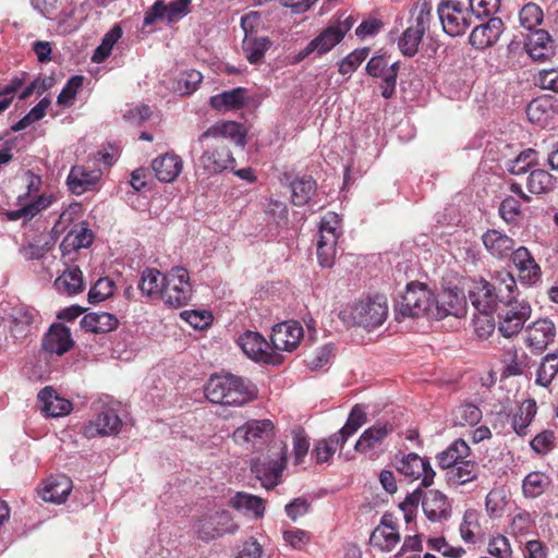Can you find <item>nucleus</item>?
Here are the masks:
<instances>
[{
	"label": "nucleus",
	"instance_id": "obj_1",
	"mask_svg": "<svg viewBox=\"0 0 558 558\" xmlns=\"http://www.w3.org/2000/svg\"><path fill=\"white\" fill-rule=\"evenodd\" d=\"M246 130L235 121H218L198 136L204 146L199 165L206 174H218L232 168L235 159L229 145L244 147Z\"/></svg>",
	"mask_w": 558,
	"mask_h": 558
},
{
	"label": "nucleus",
	"instance_id": "obj_2",
	"mask_svg": "<svg viewBox=\"0 0 558 558\" xmlns=\"http://www.w3.org/2000/svg\"><path fill=\"white\" fill-rule=\"evenodd\" d=\"M348 327H361L372 331L380 327L388 317V302L383 294L367 295L347 303L338 314Z\"/></svg>",
	"mask_w": 558,
	"mask_h": 558
},
{
	"label": "nucleus",
	"instance_id": "obj_3",
	"mask_svg": "<svg viewBox=\"0 0 558 558\" xmlns=\"http://www.w3.org/2000/svg\"><path fill=\"white\" fill-rule=\"evenodd\" d=\"M205 396L211 403L242 407L256 398L257 389L242 377L215 375L206 384Z\"/></svg>",
	"mask_w": 558,
	"mask_h": 558
},
{
	"label": "nucleus",
	"instance_id": "obj_4",
	"mask_svg": "<svg viewBox=\"0 0 558 558\" xmlns=\"http://www.w3.org/2000/svg\"><path fill=\"white\" fill-rule=\"evenodd\" d=\"M517 290L514 277L508 271H501L496 277V284L484 279L474 282L469 291V299L476 312L495 313L497 305L510 302Z\"/></svg>",
	"mask_w": 558,
	"mask_h": 558
},
{
	"label": "nucleus",
	"instance_id": "obj_5",
	"mask_svg": "<svg viewBox=\"0 0 558 558\" xmlns=\"http://www.w3.org/2000/svg\"><path fill=\"white\" fill-rule=\"evenodd\" d=\"M286 465L287 446L283 442H275L266 457L252 461L251 470L262 486L270 489L279 484Z\"/></svg>",
	"mask_w": 558,
	"mask_h": 558
},
{
	"label": "nucleus",
	"instance_id": "obj_6",
	"mask_svg": "<svg viewBox=\"0 0 558 558\" xmlns=\"http://www.w3.org/2000/svg\"><path fill=\"white\" fill-rule=\"evenodd\" d=\"M434 293L424 283L413 281L407 286L398 313L403 317L426 316L434 319Z\"/></svg>",
	"mask_w": 558,
	"mask_h": 558
},
{
	"label": "nucleus",
	"instance_id": "obj_7",
	"mask_svg": "<svg viewBox=\"0 0 558 558\" xmlns=\"http://www.w3.org/2000/svg\"><path fill=\"white\" fill-rule=\"evenodd\" d=\"M193 298V288L187 269L175 266L166 275L161 300L169 307H183Z\"/></svg>",
	"mask_w": 558,
	"mask_h": 558
},
{
	"label": "nucleus",
	"instance_id": "obj_8",
	"mask_svg": "<svg viewBox=\"0 0 558 558\" xmlns=\"http://www.w3.org/2000/svg\"><path fill=\"white\" fill-rule=\"evenodd\" d=\"M501 304L505 305V308L498 314V330L506 338L514 337L530 318L532 308L527 302L517 300V292L512 293L510 302Z\"/></svg>",
	"mask_w": 558,
	"mask_h": 558
},
{
	"label": "nucleus",
	"instance_id": "obj_9",
	"mask_svg": "<svg viewBox=\"0 0 558 558\" xmlns=\"http://www.w3.org/2000/svg\"><path fill=\"white\" fill-rule=\"evenodd\" d=\"M444 31L454 37L465 33L471 26L472 12L456 0L441 1L437 9Z\"/></svg>",
	"mask_w": 558,
	"mask_h": 558
},
{
	"label": "nucleus",
	"instance_id": "obj_10",
	"mask_svg": "<svg viewBox=\"0 0 558 558\" xmlns=\"http://www.w3.org/2000/svg\"><path fill=\"white\" fill-rule=\"evenodd\" d=\"M274 436V424L270 420H251L233 432V439L241 446L257 449Z\"/></svg>",
	"mask_w": 558,
	"mask_h": 558
},
{
	"label": "nucleus",
	"instance_id": "obj_11",
	"mask_svg": "<svg viewBox=\"0 0 558 558\" xmlns=\"http://www.w3.org/2000/svg\"><path fill=\"white\" fill-rule=\"evenodd\" d=\"M395 466L397 471L412 481L421 478L423 487H429L434 483L435 471L428 460L411 452L401 457L396 456Z\"/></svg>",
	"mask_w": 558,
	"mask_h": 558
},
{
	"label": "nucleus",
	"instance_id": "obj_12",
	"mask_svg": "<svg viewBox=\"0 0 558 558\" xmlns=\"http://www.w3.org/2000/svg\"><path fill=\"white\" fill-rule=\"evenodd\" d=\"M123 426L117 410L109 405H104L83 427V435L86 438H95L98 436H113L121 432Z\"/></svg>",
	"mask_w": 558,
	"mask_h": 558
},
{
	"label": "nucleus",
	"instance_id": "obj_13",
	"mask_svg": "<svg viewBox=\"0 0 558 558\" xmlns=\"http://www.w3.org/2000/svg\"><path fill=\"white\" fill-rule=\"evenodd\" d=\"M191 3L192 0H174L169 3L158 0L146 11L144 25H153L157 20L163 19L169 24H174L189 14Z\"/></svg>",
	"mask_w": 558,
	"mask_h": 558
},
{
	"label": "nucleus",
	"instance_id": "obj_14",
	"mask_svg": "<svg viewBox=\"0 0 558 558\" xmlns=\"http://www.w3.org/2000/svg\"><path fill=\"white\" fill-rule=\"evenodd\" d=\"M526 347L534 354H542L556 337V326L548 318H541L526 327Z\"/></svg>",
	"mask_w": 558,
	"mask_h": 558
},
{
	"label": "nucleus",
	"instance_id": "obj_15",
	"mask_svg": "<svg viewBox=\"0 0 558 558\" xmlns=\"http://www.w3.org/2000/svg\"><path fill=\"white\" fill-rule=\"evenodd\" d=\"M504 29L505 25L500 17H490L473 28L469 43L475 49L484 50L498 41Z\"/></svg>",
	"mask_w": 558,
	"mask_h": 558
},
{
	"label": "nucleus",
	"instance_id": "obj_16",
	"mask_svg": "<svg viewBox=\"0 0 558 558\" xmlns=\"http://www.w3.org/2000/svg\"><path fill=\"white\" fill-rule=\"evenodd\" d=\"M303 337V328L295 320L280 323L272 328L270 341L279 351H293Z\"/></svg>",
	"mask_w": 558,
	"mask_h": 558
},
{
	"label": "nucleus",
	"instance_id": "obj_17",
	"mask_svg": "<svg viewBox=\"0 0 558 558\" xmlns=\"http://www.w3.org/2000/svg\"><path fill=\"white\" fill-rule=\"evenodd\" d=\"M511 260L519 272L521 283L533 286L541 279V267L526 246H519L513 251Z\"/></svg>",
	"mask_w": 558,
	"mask_h": 558
},
{
	"label": "nucleus",
	"instance_id": "obj_18",
	"mask_svg": "<svg viewBox=\"0 0 558 558\" xmlns=\"http://www.w3.org/2000/svg\"><path fill=\"white\" fill-rule=\"evenodd\" d=\"M422 507L426 518L433 522H442L451 517V502L438 489H429L424 494Z\"/></svg>",
	"mask_w": 558,
	"mask_h": 558
},
{
	"label": "nucleus",
	"instance_id": "obj_19",
	"mask_svg": "<svg viewBox=\"0 0 558 558\" xmlns=\"http://www.w3.org/2000/svg\"><path fill=\"white\" fill-rule=\"evenodd\" d=\"M465 313V300L458 291L444 290L434 303V319H442L447 316L460 317Z\"/></svg>",
	"mask_w": 558,
	"mask_h": 558
},
{
	"label": "nucleus",
	"instance_id": "obj_20",
	"mask_svg": "<svg viewBox=\"0 0 558 558\" xmlns=\"http://www.w3.org/2000/svg\"><path fill=\"white\" fill-rule=\"evenodd\" d=\"M238 343L250 359L256 362H272L271 353L269 352V343L260 333L246 331L239 337Z\"/></svg>",
	"mask_w": 558,
	"mask_h": 558
},
{
	"label": "nucleus",
	"instance_id": "obj_21",
	"mask_svg": "<svg viewBox=\"0 0 558 558\" xmlns=\"http://www.w3.org/2000/svg\"><path fill=\"white\" fill-rule=\"evenodd\" d=\"M524 49L534 61L544 62L554 54V41L547 31L535 29L527 35Z\"/></svg>",
	"mask_w": 558,
	"mask_h": 558
},
{
	"label": "nucleus",
	"instance_id": "obj_22",
	"mask_svg": "<svg viewBox=\"0 0 558 558\" xmlns=\"http://www.w3.org/2000/svg\"><path fill=\"white\" fill-rule=\"evenodd\" d=\"M151 168L160 182L170 183L181 173L183 161L177 154L166 153L153 160Z\"/></svg>",
	"mask_w": 558,
	"mask_h": 558
},
{
	"label": "nucleus",
	"instance_id": "obj_23",
	"mask_svg": "<svg viewBox=\"0 0 558 558\" xmlns=\"http://www.w3.org/2000/svg\"><path fill=\"white\" fill-rule=\"evenodd\" d=\"M38 401L41 403V411L51 417L68 415L72 411V403L68 399L57 395L52 387H45L38 392Z\"/></svg>",
	"mask_w": 558,
	"mask_h": 558
},
{
	"label": "nucleus",
	"instance_id": "obj_24",
	"mask_svg": "<svg viewBox=\"0 0 558 558\" xmlns=\"http://www.w3.org/2000/svg\"><path fill=\"white\" fill-rule=\"evenodd\" d=\"M400 542V535L390 515H384L371 535V543L381 550L391 551Z\"/></svg>",
	"mask_w": 558,
	"mask_h": 558
},
{
	"label": "nucleus",
	"instance_id": "obj_25",
	"mask_svg": "<svg viewBox=\"0 0 558 558\" xmlns=\"http://www.w3.org/2000/svg\"><path fill=\"white\" fill-rule=\"evenodd\" d=\"M99 170H88L84 166H74L68 175V185L72 193L81 195L92 190L100 179Z\"/></svg>",
	"mask_w": 558,
	"mask_h": 558
},
{
	"label": "nucleus",
	"instance_id": "obj_26",
	"mask_svg": "<svg viewBox=\"0 0 558 558\" xmlns=\"http://www.w3.org/2000/svg\"><path fill=\"white\" fill-rule=\"evenodd\" d=\"M73 347L69 328L52 325L43 340V348L49 353L62 355Z\"/></svg>",
	"mask_w": 558,
	"mask_h": 558
},
{
	"label": "nucleus",
	"instance_id": "obj_27",
	"mask_svg": "<svg viewBox=\"0 0 558 558\" xmlns=\"http://www.w3.org/2000/svg\"><path fill=\"white\" fill-rule=\"evenodd\" d=\"M392 426L385 423L375 424L365 429L355 442L354 449L361 453H367L383 444L392 432Z\"/></svg>",
	"mask_w": 558,
	"mask_h": 558
},
{
	"label": "nucleus",
	"instance_id": "obj_28",
	"mask_svg": "<svg viewBox=\"0 0 558 558\" xmlns=\"http://www.w3.org/2000/svg\"><path fill=\"white\" fill-rule=\"evenodd\" d=\"M72 490V481L65 475L49 478L45 486L40 489L39 495L43 500L62 504L66 500Z\"/></svg>",
	"mask_w": 558,
	"mask_h": 558
},
{
	"label": "nucleus",
	"instance_id": "obj_29",
	"mask_svg": "<svg viewBox=\"0 0 558 558\" xmlns=\"http://www.w3.org/2000/svg\"><path fill=\"white\" fill-rule=\"evenodd\" d=\"M246 89L243 87H236L211 96L209 105L213 109L218 111L238 110L244 107Z\"/></svg>",
	"mask_w": 558,
	"mask_h": 558
},
{
	"label": "nucleus",
	"instance_id": "obj_30",
	"mask_svg": "<svg viewBox=\"0 0 558 558\" xmlns=\"http://www.w3.org/2000/svg\"><path fill=\"white\" fill-rule=\"evenodd\" d=\"M64 264L66 268L54 280L53 286L61 293L68 295L77 294L84 288L83 274L77 266H69L66 262Z\"/></svg>",
	"mask_w": 558,
	"mask_h": 558
},
{
	"label": "nucleus",
	"instance_id": "obj_31",
	"mask_svg": "<svg viewBox=\"0 0 558 558\" xmlns=\"http://www.w3.org/2000/svg\"><path fill=\"white\" fill-rule=\"evenodd\" d=\"M81 327L94 333H106L118 327V318L107 312L88 313L81 319Z\"/></svg>",
	"mask_w": 558,
	"mask_h": 558
},
{
	"label": "nucleus",
	"instance_id": "obj_32",
	"mask_svg": "<svg viewBox=\"0 0 558 558\" xmlns=\"http://www.w3.org/2000/svg\"><path fill=\"white\" fill-rule=\"evenodd\" d=\"M470 454L468 444L459 438L456 439L447 449L436 456L438 465L441 469L451 470L454 465L460 464Z\"/></svg>",
	"mask_w": 558,
	"mask_h": 558
},
{
	"label": "nucleus",
	"instance_id": "obj_33",
	"mask_svg": "<svg viewBox=\"0 0 558 558\" xmlns=\"http://www.w3.org/2000/svg\"><path fill=\"white\" fill-rule=\"evenodd\" d=\"M366 421L367 416L364 408L360 404H355L351 409L344 426L338 433L333 434L332 441H336V444H345L349 437L354 435Z\"/></svg>",
	"mask_w": 558,
	"mask_h": 558
},
{
	"label": "nucleus",
	"instance_id": "obj_34",
	"mask_svg": "<svg viewBox=\"0 0 558 558\" xmlns=\"http://www.w3.org/2000/svg\"><path fill=\"white\" fill-rule=\"evenodd\" d=\"M270 46L271 41L268 37H258L256 35L246 34L242 40L243 53L251 64L262 62Z\"/></svg>",
	"mask_w": 558,
	"mask_h": 558
},
{
	"label": "nucleus",
	"instance_id": "obj_35",
	"mask_svg": "<svg viewBox=\"0 0 558 558\" xmlns=\"http://www.w3.org/2000/svg\"><path fill=\"white\" fill-rule=\"evenodd\" d=\"M165 281L166 275L157 269L147 268L142 272L138 289L144 295L151 299H161Z\"/></svg>",
	"mask_w": 558,
	"mask_h": 558
},
{
	"label": "nucleus",
	"instance_id": "obj_36",
	"mask_svg": "<svg viewBox=\"0 0 558 558\" xmlns=\"http://www.w3.org/2000/svg\"><path fill=\"white\" fill-rule=\"evenodd\" d=\"M230 505L239 510L243 511L246 515L253 518H260L264 514L265 507L262 498L244 493H236L231 499Z\"/></svg>",
	"mask_w": 558,
	"mask_h": 558
},
{
	"label": "nucleus",
	"instance_id": "obj_37",
	"mask_svg": "<svg viewBox=\"0 0 558 558\" xmlns=\"http://www.w3.org/2000/svg\"><path fill=\"white\" fill-rule=\"evenodd\" d=\"M342 234L341 219L336 213H328L319 223V240L317 244H338Z\"/></svg>",
	"mask_w": 558,
	"mask_h": 558
},
{
	"label": "nucleus",
	"instance_id": "obj_38",
	"mask_svg": "<svg viewBox=\"0 0 558 558\" xmlns=\"http://www.w3.org/2000/svg\"><path fill=\"white\" fill-rule=\"evenodd\" d=\"M54 201L52 195H40L35 201L24 205L20 209L9 210L5 216L11 221L19 219L29 220L39 214L41 210L47 209Z\"/></svg>",
	"mask_w": 558,
	"mask_h": 558
},
{
	"label": "nucleus",
	"instance_id": "obj_39",
	"mask_svg": "<svg viewBox=\"0 0 558 558\" xmlns=\"http://www.w3.org/2000/svg\"><path fill=\"white\" fill-rule=\"evenodd\" d=\"M317 189L316 181L310 175L296 178L291 182V201L295 206L306 205Z\"/></svg>",
	"mask_w": 558,
	"mask_h": 558
},
{
	"label": "nucleus",
	"instance_id": "obj_40",
	"mask_svg": "<svg viewBox=\"0 0 558 558\" xmlns=\"http://www.w3.org/2000/svg\"><path fill=\"white\" fill-rule=\"evenodd\" d=\"M38 317L37 311L29 307H17L12 314V332L15 338H25Z\"/></svg>",
	"mask_w": 558,
	"mask_h": 558
},
{
	"label": "nucleus",
	"instance_id": "obj_41",
	"mask_svg": "<svg viewBox=\"0 0 558 558\" xmlns=\"http://www.w3.org/2000/svg\"><path fill=\"white\" fill-rule=\"evenodd\" d=\"M536 402L533 399H527L521 403L512 418V428L518 436L526 435L527 427L536 415Z\"/></svg>",
	"mask_w": 558,
	"mask_h": 558
},
{
	"label": "nucleus",
	"instance_id": "obj_42",
	"mask_svg": "<svg viewBox=\"0 0 558 558\" xmlns=\"http://www.w3.org/2000/svg\"><path fill=\"white\" fill-rule=\"evenodd\" d=\"M526 187L535 195L548 194L555 187V178L544 169H534L529 173Z\"/></svg>",
	"mask_w": 558,
	"mask_h": 558
},
{
	"label": "nucleus",
	"instance_id": "obj_43",
	"mask_svg": "<svg viewBox=\"0 0 558 558\" xmlns=\"http://www.w3.org/2000/svg\"><path fill=\"white\" fill-rule=\"evenodd\" d=\"M478 466L475 462L464 460L447 472L450 485L459 486L468 484L477 478Z\"/></svg>",
	"mask_w": 558,
	"mask_h": 558
},
{
	"label": "nucleus",
	"instance_id": "obj_44",
	"mask_svg": "<svg viewBox=\"0 0 558 558\" xmlns=\"http://www.w3.org/2000/svg\"><path fill=\"white\" fill-rule=\"evenodd\" d=\"M461 538L468 544H475L481 533L480 513L475 509L465 510L459 526Z\"/></svg>",
	"mask_w": 558,
	"mask_h": 558
},
{
	"label": "nucleus",
	"instance_id": "obj_45",
	"mask_svg": "<svg viewBox=\"0 0 558 558\" xmlns=\"http://www.w3.org/2000/svg\"><path fill=\"white\" fill-rule=\"evenodd\" d=\"M558 374V353L553 352L546 354L536 371L535 384L541 387H549L554 378Z\"/></svg>",
	"mask_w": 558,
	"mask_h": 558
},
{
	"label": "nucleus",
	"instance_id": "obj_46",
	"mask_svg": "<svg viewBox=\"0 0 558 558\" xmlns=\"http://www.w3.org/2000/svg\"><path fill=\"white\" fill-rule=\"evenodd\" d=\"M554 113V106L549 99H533L526 107V116L532 123L544 124Z\"/></svg>",
	"mask_w": 558,
	"mask_h": 558
},
{
	"label": "nucleus",
	"instance_id": "obj_47",
	"mask_svg": "<svg viewBox=\"0 0 558 558\" xmlns=\"http://www.w3.org/2000/svg\"><path fill=\"white\" fill-rule=\"evenodd\" d=\"M343 39V33L336 32L332 25L326 27L318 36L311 40L312 48L318 54H324L330 51Z\"/></svg>",
	"mask_w": 558,
	"mask_h": 558
},
{
	"label": "nucleus",
	"instance_id": "obj_48",
	"mask_svg": "<svg viewBox=\"0 0 558 558\" xmlns=\"http://www.w3.org/2000/svg\"><path fill=\"white\" fill-rule=\"evenodd\" d=\"M549 477L543 472L529 473L522 483V490L524 496L535 498L541 496L548 487Z\"/></svg>",
	"mask_w": 558,
	"mask_h": 558
},
{
	"label": "nucleus",
	"instance_id": "obj_49",
	"mask_svg": "<svg viewBox=\"0 0 558 558\" xmlns=\"http://www.w3.org/2000/svg\"><path fill=\"white\" fill-rule=\"evenodd\" d=\"M538 166L537 151L533 148L522 150L509 165L508 171L511 174L520 175L530 173L533 167Z\"/></svg>",
	"mask_w": 558,
	"mask_h": 558
},
{
	"label": "nucleus",
	"instance_id": "obj_50",
	"mask_svg": "<svg viewBox=\"0 0 558 558\" xmlns=\"http://www.w3.org/2000/svg\"><path fill=\"white\" fill-rule=\"evenodd\" d=\"M122 28L116 24L102 38L101 44L96 48L92 61L96 63L104 62L111 53L113 46L122 37Z\"/></svg>",
	"mask_w": 558,
	"mask_h": 558
},
{
	"label": "nucleus",
	"instance_id": "obj_51",
	"mask_svg": "<svg viewBox=\"0 0 558 558\" xmlns=\"http://www.w3.org/2000/svg\"><path fill=\"white\" fill-rule=\"evenodd\" d=\"M424 34L422 29L409 26L398 41L401 52L407 57H413L418 50Z\"/></svg>",
	"mask_w": 558,
	"mask_h": 558
},
{
	"label": "nucleus",
	"instance_id": "obj_52",
	"mask_svg": "<svg viewBox=\"0 0 558 558\" xmlns=\"http://www.w3.org/2000/svg\"><path fill=\"white\" fill-rule=\"evenodd\" d=\"M519 19L522 27L534 32L542 24L544 13L539 5L529 2L521 9Z\"/></svg>",
	"mask_w": 558,
	"mask_h": 558
},
{
	"label": "nucleus",
	"instance_id": "obj_53",
	"mask_svg": "<svg viewBox=\"0 0 558 558\" xmlns=\"http://www.w3.org/2000/svg\"><path fill=\"white\" fill-rule=\"evenodd\" d=\"M238 525L235 523H230V525L226 527H218L214 525V522L210 518L201 521L197 533L199 538L204 541H210L222 536L223 534H233L238 531Z\"/></svg>",
	"mask_w": 558,
	"mask_h": 558
},
{
	"label": "nucleus",
	"instance_id": "obj_54",
	"mask_svg": "<svg viewBox=\"0 0 558 558\" xmlns=\"http://www.w3.org/2000/svg\"><path fill=\"white\" fill-rule=\"evenodd\" d=\"M432 9L433 7L429 0H417L411 11L412 19L415 22V25L412 26L425 33L429 28Z\"/></svg>",
	"mask_w": 558,
	"mask_h": 558
},
{
	"label": "nucleus",
	"instance_id": "obj_55",
	"mask_svg": "<svg viewBox=\"0 0 558 558\" xmlns=\"http://www.w3.org/2000/svg\"><path fill=\"white\" fill-rule=\"evenodd\" d=\"M94 233L85 221L75 223L61 244H93Z\"/></svg>",
	"mask_w": 558,
	"mask_h": 558
},
{
	"label": "nucleus",
	"instance_id": "obj_56",
	"mask_svg": "<svg viewBox=\"0 0 558 558\" xmlns=\"http://www.w3.org/2000/svg\"><path fill=\"white\" fill-rule=\"evenodd\" d=\"M114 282L108 277L99 278L88 292V301L92 304L102 302L113 294Z\"/></svg>",
	"mask_w": 558,
	"mask_h": 558
},
{
	"label": "nucleus",
	"instance_id": "obj_57",
	"mask_svg": "<svg viewBox=\"0 0 558 558\" xmlns=\"http://www.w3.org/2000/svg\"><path fill=\"white\" fill-rule=\"evenodd\" d=\"M369 54V48L355 49L339 63V73L342 75L353 73Z\"/></svg>",
	"mask_w": 558,
	"mask_h": 558
},
{
	"label": "nucleus",
	"instance_id": "obj_58",
	"mask_svg": "<svg viewBox=\"0 0 558 558\" xmlns=\"http://www.w3.org/2000/svg\"><path fill=\"white\" fill-rule=\"evenodd\" d=\"M494 313H478L474 315V331L481 339L488 338L495 330Z\"/></svg>",
	"mask_w": 558,
	"mask_h": 558
},
{
	"label": "nucleus",
	"instance_id": "obj_59",
	"mask_svg": "<svg viewBox=\"0 0 558 558\" xmlns=\"http://www.w3.org/2000/svg\"><path fill=\"white\" fill-rule=\"evenodd\" d=\"M203 75L196 70H190L181 74L178 81V90L183 95H191L199 87Z\"/></svg>",
	"mask_w": 558,
	"mask_h": 558
},
{
	"label": "nucleus",
	"instance_id": "obj_60",
	"mask_svg": "<svg viewBox=\"0 0 558 558\" xmlns=\"http://www.w3.org/2000/svg\"><path fill=\"white\" fill-rule=\"evenodd\" d=\"M487 551L496 558H512V549L509 539L504 535L492 537L487 545Z\"/></svg>",
	"mask_w": 558,
	"mask_h": 558
},
{
	"label": "nucleus",
	"instance_id": "obj_61",
	"mask_svg": "<svg viewBox=\"0 0 558 558\" xmlns=\"http://www.w3.org/2000/svg\"><path fill=\"white\" fill-rule=\"evenodd\" d=\"M84 77L82 75H74L69 78L61 93L58 95L57 102L61 106L69 105L75 99L78 89L83 85Z\"/></svg>",
	"mask_w": 558,
	"mask_h": 558
},
{
	"label": "nucleus",
	"instance_id": "obj_62",
	"mask_svg": "<svg viewBox=\"0 0 558 558\" xmlns=\"http://www.w3.org/2000/svg\"><path fill=\"white\" fill-rule=\"evenodd\" d=\"M500 7V0H470V11L478 19L495 14Z\"/></svg>",
	"mask_w": 558,
	"mask_h": 558
},
{
	"label": "nucleus",
	"instance_id": "obj_63",
	"mask_svg": "<svg viewBox=\"0 0 558 558\" xmlns=\"http://www.w3.org/2000/svg\"><path fill=\"white\" fill-rule=\"evenodd\" d=\"M333 435H331L328 439H323L317 442L313 450V454L315 456L317 463H324L327 462L338 447H342L344 444H336V441H332Z\"/></svg>",
	"mask_w": 558,
	"mask_h": 558
},
{
	"label": "nucleus",
	"instance_id": "obj_64",
	"mask_svg": "<svg viewBox=\"0 0 558 558\" xmlns=\"http://www.w3.org/2000/svg\"><path fill=\"white\" fill-rule=\"evenodd\" d=\"M556 439V434L554 430H544L539 434H537L530 442L531 448L539 453V454H546L554 448Z\"/></svg>",
	"mask_w": 558,
	"mask_h": 558
}]
</instances>
